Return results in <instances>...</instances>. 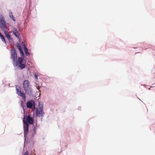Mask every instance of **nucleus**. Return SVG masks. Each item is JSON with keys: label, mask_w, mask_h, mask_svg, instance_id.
Instances as JSON below:
<instances>
[{"label": "nucleus", "mask_w": 155, "mask_h": 155, "mask_svg": "<svg viewBox=\"0 0 155 155\" xmlns=\"http://www.w3.org/2000/svg\"><path fill=\"white\" fill-rule=\"evenodd\" d=\"M25 48V54L26 56L29 55H30V53L29 52H28L27 48L25 46H24Z\"/></svg>", "instance_id": "13"}, {"label": "nucleus", "mask_w": 155, "mask_h": 155, "mask_svg": "<svg viewBox=\"0 0 155 155\" xmlns=\"http://www.w3.org/2000/svg\"><path fill=\"white\" fill-rule=\"evenodd\" d=\"M16 46L19 50L22 49L21 45H20L19 43H16Z\"/></svg>", "instance_id": "14"}, {"label": "nucleus", "mask_w": 155, "mask_h": 155, "mask_svg": "<svg viewBox=\"0 0 155 155\" xmlns=\"http://www.w3.org/2000/svg\"><path fill=\"white\" fill-rule=\"evenodd\" d=\"M9 16L10 17V18H12V19L14 21H15V17H14L12 12H9Z\"/></svg>", "instance_id": "12"}, {"label": "nucleus", "mask_w": 155, "mask_h": 155, "mask_svg": "<svg viewBox=\"0 0 155 155\" xmlns=\"http://www.w3.org/2000/svg\"><path fill=\"white\" fill-rule=\"evenodd\" d=\"M23 58L21 57L18 58L16 61V66H18L20 69L24 68L26 66L25 64L24 63Z\"/></svg>", "instance_id": "5"}, {"label": "nucleus", "mask_w": 155, "mask_h": 155, "mask_svg": "<svg viewBox=\"0 0 155 155\" xmlns=\"http://www.w3.org/2000/svg\"><path fill=\"white\" fill-rule=\"evenodd\" d=\"M0 37L1 38L2 41L5 44L6 43V41L5 40V38L4 36L0 32Z\"/></svg>", "instance_id": "11"}, {"label": "nucleus", "mask_w": 155, "mask_h": 155, "mask_svg": "<svg viewBox=\"0 0 155 155\" xmlns=\"http://www.w3.org/2000/svg\"><path fill=\"white\" fill-rule=\"evenodd\" d=\"M33 106H34V108L35 109V102L31 100L27 103V107L28 108H31Z\"/></svg>", "instance_id": "8"}, {"label": "nucleus", "mask_w": 155, "mask_h": 155, "mask_svg": "<svg viewBox=\"0 0 155 155\" xmlns=\"http://www.w3.org/2000/svg\"><path fill=\"white\" fill-rule=\"evenodd\" d=\"M23 122L24 125L32 124L33 123L34 120L33 118L30 115L28 116L24 115L23 118Z\"/></svg>", "instance_id": "3"}, {"label": "nucleus", "mask_w": 155, "mask_h": 155, "mask_svg": "<svg viewBox=\"0 0 155 155\" xmlns=\"http://www.w3.org/2000/svg\"><path fill=\"white\" fill-rule=\"evenodd\" d=\"M34 76L35 77V79H38V76H37V75L35 74H34Z\"/></svg>", "instance_id": "16"}, {"label": "nucleus", "mask_w": 155, "mask_h": 155, "mask_svg": "<svg viewBox=\"0 0 155 155\" xmlns=\"http://www.w3.org/2000/svg\"><path fill=\"white\" fill-rule=\"evenodd\" d=\"M29 153V152L28 151H26L24 155H28Z\"/></svg>", "instance_id": "17"}, {"label": "nucleus", "mask_w": 155, "mask_h": 155, "mask_svg": "<svg viewBox=\"0 0 155 155\" xmlns=\"http://www.w3.org/2000/svg\"><path fill=\"white\" fill-rule=\"evenodd\" d=\"M12 30L13 34L15 35L16 37L18 38L20 36V34L17 29L16 28H12Z\"/></svg>", "instance_id": "9"}, {"label": "nucleus", "mask_w": 155, "mask_h": 155, "mask_svg": "<svg viewBox=\"0 0 155 155\" xmlns=\"http://www.w3.org/2000/svg\"><path fill=\"white\" fill-rule=\"evenodd\" d=\"M45 113L43 110V106L42 105H40V103L37 108L35 112V115L37 117H40L44 116Z\"/></svg>", "instance_id": "4"}, {"label": "nucleus", "mask_w": 155, "mask_h": 155, "mask_svg": "<svg viewBox=\"0 0 155 155\" xmlns=\"http://www.w3.org/2000/svg\"><path fill=\"white\" fill-rule=\"evenodd\" d=\"M23 88L26 94L29 95H31L33 90L31 88V85L29 83L28 80H25L24 81Z\"/></svg>", "instance_id": "2"}, {"label": "nucleus", "mask_w": 155, "mask_h": 155, "mask_svg": "<svg viewBox=\"0 0 155 155\" xmlns=\"http://www.w3.org/2000/svg\"><path fill=\"white\" fill-rule=\"evenodd\" d=\"M0 28L3 30L4 33L8 39L11 40L12 38L9 32L5 30L7 28V26L3 16L1 15H0Z\"/></svg>", "instance_id": "1"}, {"label": "nucleus", "mask_w": 155, "mask_h": 155, "mask_svg": "<svg viewBox=\"0 0 155 155\" xmlns=\"http://www.w3.org/2000/svg\"><path fill=\"white\" fill-rule=\"evenodd\" d=\"M19 50V51L20 52V53L21 56L22 57H24V54L23 53V52L22 50V49H21Z\"/></svg>", "instance_id": "15"}, {"label": "nucleus", "mask_w": 155, "mask_h": 155, "mask_svg": "<svg viewBox=\"0 0 155 155\" xmlns=\"http://www.w3.org/2000/svg\"><path fill=\"white\" fill-rule=\"evenodd\" d=\"M29 125H24V136L26 137L28 131Z\"/></svg>", "instance_id": "10"}, {"label": "nucleus", "mask_w": 155, "mask_h": 155, "mask_svg": "<svg viewBox=\"0 0 155 155\" xmlns=\"http://www.w3.org/2000/svg\"><path fill=\"white\" fill-rule=\"evenodd\" d=\"M17 54L16 51L14 47H12L11 49V58L12 59L13 62H15V60H17Z\"/></svg>", "instance_id": "7"}, {"label": "nucleus", "mask_w": 155, "mask_h": 155, "mask_svg": "<svg viewBox=\"0 0 155 155\" xmlns=\"http://www.w3.org/2000/svg\"><path fill=\"white\" fill-rule=\"evenodd\" d=\"M17 94L20 96L25 101H26L25 94L22 93L21 91V88L20 87H16Z\"/></svg>", "instance_id": "6"}]
</instances>
